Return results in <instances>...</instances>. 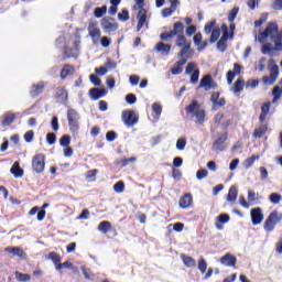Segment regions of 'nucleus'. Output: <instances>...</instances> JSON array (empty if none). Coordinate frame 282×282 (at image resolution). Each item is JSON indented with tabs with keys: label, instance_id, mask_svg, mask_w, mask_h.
<instances>
[{
	"label": "nucleus",
	"instance_id": "6ab92c4d",
	"mask_svg": "<svg viewBox=\"0 0 282 282\" xmlns=\"http://www.w3.org/2000/svg\"><path fill=\"white\" fill-rule=\"evenodd\" d=\"M220 263L223 265H227L229 268H234V265L237 263V258H235L232 254L227 253L220 259Z\"/></svg>",
	"mask_w": 282,
	"mask_h": 282
},
{
	"label": "nucleus",
	"instance_id": "f3484780",
	"mask_svg": "<svg viewBox=\"0 0 282 282\" xmlns=\"http://www.w3.org/2000/svg\"><path fill=\"white\" fill-rule=\"evenodd\" d=\"M178 206L181 208H189V206H193V195L185 194L183 197L178 200Z\"/></svg>",
	"mask_w": 282,
	"mask_h": 282
},
{
	"label": "nucleus",
	"instance_id": "5701e85b",
	"mask_svg": "<svg viewBox=\"0 0 282 282\" xmlns=\"http://www.w3.org/2000/svg\"><path fill=\"white\" fill-rule=\"evenodd\" d=\"M10 173L15 178L23 177V169H21L19 161H15L13 163V165L11 166Z\"/></svg>",
	"mask_w": 282,
	"mask_h": 282
},
{
	"label": "nucleus",
	"instance_id": "4be33fe9",
	"mask_svg": "<svg viewBox=\"0 0 282 282\" xmlns=\"http://www.w3.org/2000/svg\"><path fill=\"white\" fill-rule=\"evenodd\" d=\"M202 33L194 35V44L197 46L198 52H202V50L208 46V41H202Z\"/></svg>",
	"mask_w": 282,
	"mask_h": 282
},
{
	"label": "nucleus",
	"instance_id": "cd10ccee",
	"mask_svg": "<svg viewBox=\"0 0 282 282\" xmlns=\"http://www.w3.org/2000/svg\"><path fill=\"white\" fill-rule=\"evenodd\" d=\"M181 259H182L184 265H186V268H195V265H197V262L195 261V259H193L186 254H182Z\"/></svg>",
	"mask_w": 282,
	"mask_h": 282
},
{
	"label": "nucleus",
	"instance_id": "680f3d73",
	"mask_svg": "<svg viewBox=\"0 0 282 282\" xmlns=\"http://www.w3.org/2000/svg\"><path fill=\"white\" fill-rule=\"evenodd\" d=\"M46 142L47 144L52 145V144H56V134L54 133H48L46 135Z\"/></svg>",
	"mask_w": 282,
	"mask_h": 282
},
{
	"label": "nucleus",
	"instance_id": "864d4df0",
	"mask_svg": "<svg viewBox=\"0 0 282 282\" xmlns=\"http://www.w3.org/2000/svg\"><path fill=\"white\" fill-rule=\"evenodd\" d=\"M72 265H73L72 262L65 261L64 263L56 264V269L55 270H57V272H61V270L69 269V268H72Z\"/></svg>",
	"mask_w": 282,
	"mask_h": 282
},
{
	"label": "nucleus",
	"instance_id": "423d86ee",
	"mask_svg": "<svg viewBox=\"0 0 282 282\" xmlns=\"http://www.w3.org/2000/svg\"><path fill=\"white\" fill-rule=\"evenodd\" d=\"M67 120L72 133H78V129H80V127L78 126V112H76V110L74 109H69L67 112Z\"/></svg>",
	"mask_w": 282,
	"mask_h": 282
},
{
	"label": "nucleus",
	"instance_id": "0eeeda50",
	"mask_svg": "<svg viewBox=\"0 0 282 282\" xmlns=\"http://www.w3.org/2000/svg\"><path fill=\"white\" fill-rule=\"evenodd\" d=\"M121 118L126 127H133L134 124H138L139 117L133 110L122 111Z\"/></svg>",
	"mask_w": 282,
	"mask_h": 282
},
{
	"label": "nucleus",
	"instance_id": "c9c22d12",
	"mask_svg": "<svg viewBox=\"0 0 282 282\" xmlns=\"http://www.w3.org/2000/svg\"><path fill=\"white\" fill-rule=\"evenodd\" d=\"M197 111H199V104L197 101H192L188 105V107L186 108V112L193 113V116H195V113H197Z\"/></svg>",
	"mask_w": 282,
	"mask_h": 282
},
{
	"label": "nucleus",
	"instance_id": "2f4dec72",
	"mask_svg": "<svg viewBox=\"0 0 282 282\" xmlns=\"http://www.w3.org/2000/svg\"><path fill=\"white\" fill-rule=\"evenodd\" d=\"M269 113H270V102H265L261 107L260 122H264Z\"/></svg>",
	"mask_w": 282,
	"mask_h": 282
},
{
	"label": "nucleus",
	"instance_id": "58836bf2",
	"mask_svg": "<svg viewBox=\"0 0 282 282\" xmlns=\"http://www.w3.org/2000/svg\"><path fill=\"white\" fill-rule=\"evenodd\" d=\"M194 116H196L197 124H204V120L206 118V112L204 110L196 111Z\"/></svg>",
	"mask_w": 282,
	"mask_h": 282
},
{
	"label": "nucleus",
	"instance_id": "603ef678",
	"mask_svg": "<svg viewBox=\"0 0 282 282\" xmlns=\"http://www.w3.org/2000/svg\"><path fill=\"white\" fill-rule=\"evenodd\" d=\"M176 149L177 151H184L186 149V139L181 138L176 141Z\"/></svg>",
	"mask_w": 282,
	"mask_h": 282
},
{
	"label": "nucleus",
	"instance_id": "6e6552de",
	"mask_svg": "<svg viewBox=\"0 0 282 282\" xmlns=\"http://www.w3.org/2000/svg\"><path fill=\"white\" fill-rule=\"evenodd\" d=\"M88 34L91 37L94 45H98L100 43V36L102 32L98 28L96 22H90L88 25Z\"/></svg>",
	"mask_w": 282,
	"mask_h": 282
},
{
	"label": "nucleus",
	"instance_id": "774afa93",
	"mask_svg": "<svg viewBox=\"0 0 282 282\" xmlns=\"http://www.w3.org/2000/svg\"><path fill=\"white\" fill-rule=\"evenodd\" d=\"M89 209H84L82 212V214L77 217L78 220H83V219H89Z\"/></svg>",
	"mask_w": 282,
	"mask_h": 282
},
{
	"label": "nucleus",
	"instance_id": "9d476101",
	"mask_svg": "<svg viewBox=\"0 0 282 282\" xmlns=\"http://www.w3.org/2000/svg\"><path fill=\"white\" fill-rule=\"evenodd\" d=\"M250 215H251V221L253 226H259L260 224L263 223L264 216L261 208L257 207L251 209Z\"/></svg>",
	"mask_w": 282,
	"mask_h": 282
},
{
	"label": "nucleus",
	"instance_id": "f8f14e48",
	"mask_svg": "<svg viewBox=\"0 0 282 282\" xmlns=\"http://www.w3.org/2000/svg\"><path fill=\"white\" fill-rule=\"evenodd\" d=\"M226 140H228V134L224 133L221 134L213 144V151H216L217 153H220V151H224Z\"/></svg>",
	"mask_w": 282,
	"mask_h": 282
},
{
	"label": "nucleus",
	"instance_id": "c03bdc74",
	"mask_svg": "<svg viewBox=\"0 0 282 282\" xmlns=\"http://www.w3.org/2000/svg\"><path fill=\"white\" fill-rule=\"evenodd\" d=\"M272 95H273V102H276V100H279V98H281V96H282V89H281V87L275 86V87L273 88Z\"/></svg>",
	"mask_w": 282,
	"mask_h": 282
},
{
	"label": "nucleus",
	"instance_id": "49530a36",
	"mask_svg": "<svg viewBox=\"0 0 282 282\" xmlns=\"http://www.w3.org/2000/svg\"><path fill=\"white\" fill-rule=\"evenodd\" d=\"M152 110L153 113H155L156 118H160V116H162V105L154 102L152 105Z\"/></svg>",
	"mask_w": 282,
	"mask_h": 282
},
{
	"label": "nucleus",
	"instance_id": "f03ea898",
	"mask_svg": "<svg viewBox=\"0 0 282 282\" xmlns=\"http://www.w3.org/2000/svg\"><path fill=\"white\" fill-rule=\"evenodd\" d=\"M176 36V47H182L178 56H184L188 54L191 50V42L186 41V36H184V24L182 22H176L173 26V30L161 34L162 41H171V39H175Z\"/></svg>",
	"mask_w": 282,
	"mask_h": 282
},
{
	"label": "nucleus",
	"instance_id": "dca6fc26",
	"mask_svg": "<svg viewBox=\"0 0 282 282\" xmlns=\"http://www.w3.org/2000/svg\"><path fill=\"white\" fill-rule=\"evenodd\" d=\"M89 96L93 100H98L102 96H107V89L105 88H93L89 90Z\"/></svg>",
	"mask_w": 282,
	"mask_h": 282
},
{
	"label": "nucleus",
	"instance_id": "39448f33",
	"mask_svg": "<svg viewBox=\"0 0 282 282\" xmlns=\"http://www.w3.org/2000/svg\"><path fill=\"white\" fill-rule=\"evenodd\" d=\"M32 171L34 173H43V171H45V154L37 153L33 156Z\"/></svg>",
	"mask_w": 282,
	"mask_h": 282
},
{
	"label": "nucleus",
	"instance_id": "9b49d317",
	"mask_svg": "<svg viewBox=\"0 0 282 282\" xmlns=\"http://www.w3.org/2000/svg\"><path fill=\"white\" fill-rule=\"evenodd\" d=\"M279 78V66H273L271 68L270 76H263L262 80L264 85H274Z\"/></svg>",
	"mask_w": 282,
	"mask_h": 282
},
{
	"label": "nucleus",
	"instance_id": "8fccbe9b",
	"mask_svg": "<svg viewBox=\"0 0 282 282\" xmlns=\"http://www.w3.org/2000/svg\"><path fill=\"white\" fill-rule=\"evenodd\" d=\"M115 193H124V182L120 181L113 185Z\"/></svg>",
	"mask_w": 282,
	"mask_h": 282
},
{
	"label": "nucleus",
	"instance_id": "4468645a",
	"mask_svg": "<svg viewBox=\"0 0 282 282\" xmlns=\"http://www.w3.org/2000/svg\"><path fill=\"white\" fill-rule=\"evenodd\" d=\"M4 252H9V254H12L13 257H19V259H28L25 251L19 247H7Z\"/></svg>",
	"mask_w": 282,
	"mask_h": 282
},
{
	"label": "nucleus",
	"instance_id": "c756f323",
	"mask_svg": "<svg viewBox=\"0 0 282 282\" xmlns=\"http://www.w3.org/2000/svg\"><path fill=\"white\" fill-rule=\"evenodd\" d=\"M186 58H181L172 68V74L177 75V74H182V66L186 65Z\"/></svg>",
	"mask_w": 282,
	"mask_h": 282
},
{
	"label": "nucleus",
	"instance_id": "412c9836",
	"mask_svg": "<svg viewBox=\"0 0 282 282\" xmlns=\"http://www.w3.org/2000/svg\"><path fill=\"white\" fill-rule=\"evenodd\" d=\"M155 51L162 54V56H169L171 52V45L170 44H164L163 42H159L155 45Z\"/></svg>",
	"mask_w": 282,
	"mask_h": 282
},
{
	"label": "nucleus",
	"instance_id": "f257e3e1",
	"mask_svg": "<svg viewBox=\"0 0 282 282\" xmlns=\"http://www.w3.org/2000/svg\"><path fill=\"white\" fill-rule=\"evenodd\" d=\"M258 43H263L262 54L271 52H281L282 50V31H279L276 22H269L265 30L256 35Z\"/></svg>",
	"mask_w": 282,
	"mask_h": 282
},
{
	"label": "nucleus",
	"instance_id": "393cba45",
	"mask_svg": "<svg viewBox=\"0 0 282 282\" xmlns=\"http://www.w3.org/2000/svg\"><path fill=\"white\" fill-rule=\"evenodd\" d=\"M55 97L58 100V102H66L68 98V93L65 88H59L57 89Z\"/></svg>",
	"mask_w": 282,
	"mask_h": 282
},
{
	"label": "nucleus",
	"instance_id": "f704fd0d",
	"mask_svg": "<svg viewBox=\"0 0 282 282\" xmlns=\"http://www.w3.org/2000/svg\"><path fill=\"white\" fill-rule=\"evenodd\" d=\"M219 36H221V29H213L209 43H217V41H219Z\"/></svg>",
	"mask_w": 282,
	"mask_h": 282
},
{
	"label": "nucleus",
	"instance_id": "ddd939ff",
	"mask_svg": "<svg viewBox=\"0 0 282 282\" xmlns=\"http://www.w3.org/2000/svg\"><path fill=\"white\" fill-rule=\"evenodd\" d=\"M199 87L208 91L209 89H215V87H217V84L213 82V77H210V75H206L202 78Z\"/></svg>",
	"mask_w": 282,
	"mask_h": 282
},
{
	"label": "nucleus",
	"instance_id": "72a5a7b5",
	"mask_svg": "<svg viewBox=\"0 0 282 282\" xmlns=\"http://www.w3.org/2000/svg\"><path fill=\"white\" fill-rule=\"evenodd\" d=\"M45 87V84H43V82L37 83L36 85H34L31 89V96H39V94H41V91H43V88Z\"/></svg>",
	"mask_w": 282,
	"mask_h": 282
},
{
	"label": "nucleus",
	"instance_id": "338daca9",
	"mask_svg": "<svg viewBox=\"0 0 282 282\" xmlns=\"http://www.w3.org/2000/svg\"><path fill=\"white\" fill-rule=\"evenodd\" d=\"M100 43L104 47H109L111 45V39L108 36H102Z\"/></svg>",
	"mask_w": 282,
	"mask_h": 282
},
{
	"label": "nucleus",
	"instance_id": "4d7b16f0",
	"mask_svg": "<svg viewBox=\"0 0 282 282\" xmlns=\"http://www.w3.org/2000/svg\"><path fill=\"white\" fill-rule=\"evenodd\" d=\"M137 101H138V98L135 97V95L128 94L126 96V102H128V105H135Z\"/></svg>",
	"mask_w": 282,
	"mask_h": 282
},
{
	"label": "nucleus",
	"instance_id": "69168bd1",
	"mask_svg": "<svg viewBox=\"0 0 282 282\" xmlns=\"http://www.w3.org/2000/svg\"><path fill=\"white\" fill-rule=\"evenodd\" d=\"M107 72H108V69L106 66L95 68V74H97V76H105L107 74Z\"/></svg>",
	"mask_w": 282,
	"mask_h": 282
},
{
	"label": "nucleus",
	"instance_id": "c85d7f7f",
	"mask_svg": "<svg viewBox=\"0 0 282 282\" xmlns=\"http://www.w3.org/2000/svg\"><path fill=\"white\" fill-rule=\"evenodd\" d=\"M72 75H74V66L65 65L62 68L61 78L65 79V78H67V76H72Z\"/></svg>",
	"mask_w": 282,
	"mask_h": 282
},
{
	"label": "nucleus",
	"instance_id": "2eb2a0df",
	"mask_svg": "<svg viewBox=\"0 0 282 282\" xmlns=\"http://www.w3.org/2000/svg\"><path fill=\"white\" fill-rule=\"evenodd\" d=\"M224 34L220 37V40L217 43V48L220 52H226V43H228V26L227 25H223L221 26Z\"/></svg>",
	"mask_w": 282,
	"mask_h": 282
},
{
	"label": "nucleus",
	"instance_id": "09e8293b",
	"mask_svg": "<svg viewBox=\"0 0 282 282\" xmlns=\"http://www.w3.org/2000/svg\"><path fill=\"white\" fill-rule=\"evenodd\" d=\"M217 21L213 20L210 22H208L207 24H205V34H210V32H213V30H215V25H216Z\"/></svg>",
	"mask_w": 282,
	"mask_h": 282
},
{
	"label": "nucleus",
	"instance_id": "de8ad7c7",
	"mask_svg": "<svg viewBox=\"0 0 282 282\" xmlns=\"http://www.w3.org/2000/svg\"><path fill=\"white\" fill-rule=\"evenodd\" d=\"M118 19L119 21H129L130 17H129V10L123 9L122 12L118 13Z\"/></svg>",
	"mask_w": 282,
	"mask_h": 282
},
{
	"label": "nucleus",
	"instance_id": "bb28decb",
	"mask_svg": "<svg viewBox=\"0 0 282 282\" xmlns=\"http://www.w3.org/2000/svg\"><path fill=\"white\" fill-rule=\"evenodd\" d=\"M97 230H99V232H101L102 235H107V232H109V230H111V223L110 221H101L98 227Z\"/></svg>",
	"mask_w": 282,
	"mask_h": 282
},
{
	"label": "nucleus",
	"instance_id": "37998d69",
	"mask_svg": "<svg viewBox=\"0 0 282 282\" xmlns=\"http://www.w3.org/2000/svg\"><path fill=\"white\" fill-rule=\"evenodd\" d=\"M48 259H51V261H53L55 269H56V265H58V263H61V256H58V253H56V252H51L48 254Z\"/></svg>",
	"mask_w": 282,
	"mask_h": 282
},
{
	"label": "nucleus",
	"instance_id": "052dcab7",
	"mask_svg": "<svg viewBox=\"0 0 282 282\" xmlns=\"http://www.w3.org/2000/svg\"><path fill=\"white\" fill-rule=\"evenodd\" d=\"M237 14H239V8H234L229 13V18H228L230 23H232V21L237 19Z\"/></svg>",
	"mask_w": 282,
	"mask_h": 282
},
{
	"label": "nucleus",
	"instance_id": "ea45409f",
	"mask_svg": "<svg viewBox=\"0 0 282 282\" xmlns=\"http://www.w3.org/2000/svg\"><path fill=\"white\" fill-rule=\"evenodd\" d=\"M265 131H268V127L261 126L254 130L253 135L254 138H263V135H265Z\"/></svg>",
	"mask_w": 282,
	"mask_h": 282
},
{
	"label": "nucleus",
	"instance_id": "7c9ffc66",
	"mask_svg": "<svg viewBox=\"0 0 282 282\" xmlns=\"http://www.w3.org/2000/svg\"><path fill=\"white\" fill-rule=\"evenodd\" d=\"M237 195H239V189H237L235 186H231L227 195V202H237Z\"/></svg>",
	"mask_w": 282,
	"mask_h": 282
},
{
	"label": "nucleus",
	"instance_id": "a211bd4d",
	"mask_svg": "<svg viewBox=\"0 0 282 282\" xmlns=\"http://www.w3.org/2000/svg\"><path fill=\"white\" fill-rule=\"evenodd\" d=\"M17 115L12 112H7L2 116L1 126L2 127H11L12 122H14Z\"/></svg>",
	"mask_w": 282,
	"mask_h": 282
},
{
	"label": "nucleus",
	"instance_id": "a878e982",
	"mask_svg": "<svg viewBox=\"0 0 282 282\" xmlns=\"http://www.w3.org/2000/svg\"><path fill=\"white\" fill-rule=\"evenodd\" d=\"M243 87H246V82L240 77L234 85V93L237 95L241 94V91H243Z\"/></svg>",
	"mask_w": 282,
	"mask_h": 282
},
{
	"label": "nucleus",
	"instance_id": "bf43d9fd",
	"mask_svg": "<svg viewBox=\"0 0 282 282\" xmlns=\"http://www.w3.org/2000/svg\"><path fill=\"white\" fill-rule=\"evenodd\" d=\"M205 177H208V170H199L196 173L197 180H205Z\"/></svg>",
	"mask_w": 282,
	"mask_h": 282
},
{
	"label": "nucleus",
	"instance_id": "7ed1b4c3",
	"mask_svg": "<svg viewBox=\"0 0 282 282\" xmlns=\"http://www.w3.org/2000/svg\"><path fill=\"white\" fill-rule=\"evenodd\" d=\"M134 10H139L137 14V32H140L142 28L149 30V15L147 14V11L144 9V0H135Z\"/></svg>",
	"mask_w": 282,
	"mask_h": 282
},
{
	"label": "nucleus",
	"instance_id": "a19ab883",
	"mask_svg": "<svg viewBox=\"0 0 282 282\" xmlns=\"http://www.w3.org/2000/svg\"><path fill=\"white\" fill-rule=\"evenodd\" d=\"M208 268V264L206 263V259L200 258L198 260V270L202 274H206V270Z\"/></svg>",
	"mask_w": 282,
	"mask_h": 282
},
{
	"label": "nucleus",
	"instance_id": "b1692460",
	"mask_svg": "<svg viewBox=\"0 0 282 282\" xmlns=\"http://www.w3.org/2000/svg\"><path fill=\"white\" fill-rule=\"evenodd\" d=\"M217 220H218L216 223L217 230H224L223 224H228V221H230V216H228V214H221L218 216Z\"/></svg>",
	"mask_w": 282,
	"mask_h": 282
},
{
	"label": "nucleus",
	"instance_id": "0e129e2a",
	"mask_svg": "<svg viewBox=\"0 0 282 282\" xmlns=\"http://www.w3.org/2000/svg\"><path fill=\"white\" fill-rule=\"evenodd\" d=\"M24 140L25 142H32V140H34V131L29 130L28 132H25Z\"/></svg>",
	"mask_w": 282,
	"mask_h": 282
},
{
	"label": "nucleus",
	"instance_id": "1a4fd4ad",
	"mask_svg": "<svg viewBox=\"0 0 282 282\" xmlns=\"http://www.w3.org/2000/svg\"><path fill=\"white\" fill-rule=\"evenodd\" d=\"M185 74L191 75V83L197 85L199 82V68L195 63H189L185 69Z\"/></svg>",
	"mask_w": 282,
	"mask_h": 282
},
{
	"label": "nucleus",
	"instance_id": "79ce46f5",
	"mask_svg": "<svg viewBox=\"0 0 282 282\" xmlns=\"http://www.w3.org/2000/svg\"><path fill=\"white\" fill-rule=\"evenodd\" d=\"M72 143V137L70 135H63L59 139V144L61 147H63L64 149L69 147V144Z\"/></svg>",
	"mask_w": 282,
	"mask_h": 282
},
{
	"label": "nucleus",
	"instance_id": "5fc2aeb1",
	"mask_svg": "<svg viewBox=\"0 0 282 282\" xmlns=\"http://www.w3.org/2000/svg\"><path fill=\"white\" fill-rule=\"evenodd\" d=\"M259 3H261V0H248L247 6L250 10H257V8H259Z\"/></svg>",
	"mask_w": 282,
	"mask_h": 282
},
{
	"label": "nucleus",
	"instance_id": "e433bc0d",
	"mask_svg": "<svg viewBox=\"0 0 282 282\" xmlns=\"http://www.w3.org/2000/svg\"><path fill=\"white\" fill-rule=\"evenodd\" d=\"M94 14L96 19H102L107 14V6L95 8Z\"/></svg>",
	"mask_w": 282,
	"mask_h": 282
},
{
	"label": "nucleus",
	"instance_id": "a18cd8bd",
	"mask_svg": "<svg viewBox=\"0 0 282 282\" xmlns=\"http://www.w3.org/2000/svg\"><path fill=\"white\" fill-rule=\"evenodd\" d=\"M268 21V13H262L260 19L254 22V28H261Z\"/></svg>",
	"mask_w": 282,
	"mask_h": 282
},
{
	"label": "nucleus",
	"instance_id": "6e6d98bb",
	"mask_svg": "<svg viewBox=\"0 0 282 282\" xmlns=\"http://www.w3.org/2000/svg\"><path fill=\"white\" fill-rule=\"evenodd\" d=\"M89 80L90 83H93V85H95V87H100V85H102V82L100 80V78H98L96 75L91 74L89 76Z\"/></svg>",
	"mask_w": 282,
	"mask_h": 282
},
{
	"label": "nucleus",
	"instance_id": "e2e57ef3",
	"mask_svg": "<svg viewBox=\"0 0 282 282\" xmlns=\"http://www.w3.org/2000/svg\"><path fill=\"white\" fill-rule=\"evenodd\" d=\"M173 12H175V9H173L172 7L165 8L162 10V17L164 19H166V17H171V14H173Z\"/></svg>",
	"mask_w": 282,
	"mask_h": 282
},
{
	"label": "nucleus",
	"instance_id": "13d9d810",
	"mask_svg": "<svg viewBox=\"0 0 282 282\" xmlns=\"http://www.w3.org/2000/svg\"><path fill=\"white\" fill-rule=\"evenodd\" d=\"M106 85L108 89H113L116 87V79L113 78V76L107 77Z\"/></svg>",
	"mask_w": 282,
	"mask_h": 282
},
{
	"label": "nucleus",
	"instance_id": "3c124183",
	"mask_svg": "<svg viewBox=\"0 0 282 282\" xmlns=\"http://www.w3.org/2000/svg\"><path fill=\"white\" fill-rule=\"evenodd\" d=\"M281 199H282L281 194L272 193L270 195L271 204H281Z\"/></svg>",
	"mask_w": 282,
	"mask_h": 282
},
{
	"label": "nucleus",
	"instance_id": "20e7f679",
	"mask_svg": "<svg viewBox=\"0 0 282 282\" xmlns=\"http://www.w3.org/2000/svg\"><path fill=\"white\" fill-rule=\"evenodd\" d=\"M279 221H282V214H279L278 212H272L264 223V230L267 232H272Z\"/></svg>",
	"mask_w": 282,
	"mask_h": 282
},
{
	"label": "nucleus",
	"instance_id": "473e14b6",
	"mask_svg": "<svg viewBox=\"0 0 282 282\" xmlns=\"http://www.w3.org/2000/svg\"><path fill=\"white\" fill-rule=\"evenodd\" d=\"M257 160H259V155H251L243 161L242 166L245 169H250L254 164V162H257Z\"/></svg>",
	"mask_w": 282,
	"mask_h": 282
},
{
	"label": "nucleus",
	"instance_id": "4c0bfd02",
	"mask_svg": "<svg viewBox=\"0 0 282 282\" xmlns=\"http://www.w3.org/2000/svg\"><path fill=\"white\" fill-rule=\"evenodd\" d=\"M15 279L19 282H28V281H31L32 276H30V274H28V273H21V272L17 271Z\"/></svg>",
	"mask_w": 282,
	"mask_h": 282
},
{
	"label": "nucleus",
	"instance_id": "aec40b11",
	"mask_svg": "<svg viewBox=\"0 0 282 282\" xmlns=\"http://www.w3.org/2000/svg\"><path fill=\"white\" fill-rule=\"evenodd\" d=\"M101 28H102V30H105L106 34H111V32H116V30H118V24L111 23L107 20H102Z\"/></svg>",
	"mask_w": 282,
	"mask_h": 282
}]
</instances>
